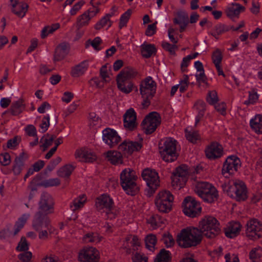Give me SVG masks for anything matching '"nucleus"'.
I'll use <instances>...</instances> for the list:
<instances>
[{"label":"nucleus","mask_w":262,"mask_h":262,"mask_svg":"<svg viewBox=\"0 0 262 262\" xmlns=\"http://www.w3.org/2000/svg\"><path fill=\"white\" fill-rule=\"evenodd\" d=\"M103 238L97 232H89L83 235L82 241L85 243L97 244Z\"/></svg>","instance_id":"obj_30"},{"label":"nucleus","mask_w":262,"mask_h":262,"mask_svg":"<svg viewBox=\"0 0 262 262\" xmlns=\"http://www.w3.org/2000/svg\"><path fill=\"white\" fill-rule=\"evenodd\" d=\"M189 83L188 76L187 75H184L183 79L180 81V83L178 84L179 90L181 93H184L187 90Z\"/></svg>","instance_id":"obj_50"},{"label":"nucleus","mask_w":262,"mask_h":262,"mask_svg":"<svg viewBox=\"0 0 262 262\" xmlns=\"http://www.w3.org/2000/svg\"><path fill=\"white\" fill-rule=\"evenodd\" d=\"M54 202L51 195L47 192H43L40 196L38 203V212L49 214L54 212Z\"/></svg>","instance_id":"obj_14"},{"label":"nucleus","mask_w":262,"mask_h":262,"mask_svg":"<svg viewBox=\"0 0 262 262\" xmlns=\"http://www.w3.org/2000/svg\"><path fill=\"white\" fill-rule=\"evenodd\" d=\"M91 18L88 12H84L80 15L77 20V27L78 29L88 25Z\"/></svg>","instance_id":"obj_43"},{"label":"nucleus","mask_w":262,"mask_h":262,"mask_svg":"<svg viewBox=\"0 0 262 262\" xmlns=\"http://www.w3.org/2000/svg\"><path fill=\"white\" fill-rule=\"evenodd\" d=\"M60 27V25L58 23L54 24L51 26H48L43 28L41 31V37L42 38H46L49 34L53 33L55 31L57 30Z\"/></svg>","instance_id":"obj_45"},{"label":"nucleus","mask_w":262,"mask_h":262,"mask_svg":"<svg viewBox=\"0 0 262 262\" xmlns=\"http://www.w3.org/2000/svg\"><path fill=\"white\" fill-rule=\"evenodd\" d=\"M199 230L201 235L207 238H214L221 231L220 224L214 217L205 216L199 223Z\"/></svg>","instance_id":"obj_5"},{"label":"nucleus","mask_w":262,"mask_h":262,"mask_svg":"<svg viewBox=\"0 0 262 262\" xmlns=\"http://www.w3.org/2000/svg\"><path fill=\"white\" fill-rule=\"evenodd\" d=\"M70 46L69 43L63 42L60 43L56 48L54 54V60L60 61L68 54Z\"/></svg>","instance_id":"obj_24"},{"label":"nucleus","mask_w":262,"mask_h":262,"mask_svg":"<svg viewBox=\"0 0 262 262\" xmlns=\"http://www.w3.org/2000/svg\"><path fill=\"white\" fill-rule=\"evenodd\" d=\"M170 255L169 251L163 249L157 255L154 262H170L171 257Z\"/></svg>","instance_id":"obj_41"},{"label":"nucleus","mask_w":262,"mask_h":262,"mask_svg":"<svg viewBox=\"0 0 262 262\" xmlns=\"http://www.w3.org/2000/svg\"><path fill=\"white\" fill-rule=\"evenodd\" d=\"M207 100L209 104H215L218 101L217 93L214 91L210 92L208 93Z\"/></svg>","instance_id":"obj_60"},{"label":"nucleus","mask_w":262,"mask_h":262,"mask_svg":"<svg viewBox=\"0 0 262 262\" xmlns=\"http://www.w3.org/2000/svg\"><path fill=\"white\" fill-rule=\"evenodd\" d=\"M186 137L187 139L191 143H195L196 141L199 139V135L196 132H187L186 130Z\"/></svg>","instance_id":"obj_55"},{"label":"nucleus","mask_w":262,"mask_h":262,"mask_svg":"<svg viewBox=\"0 0 262 262\" xmlns=\"http://www.w3.org/2000/svg\"><path fill=\"white\" fill-rule=\"evenodd\" d=\"M60 181L58 178L50 179L43 182L42 185L46 187L59 185Z\"/></svg>","instance_id":"obj_56"},{"label":"nucleus","mask_w":262,"mask_h":262,"mask_svg":"<svg viewBox=\"0 0 262 262\" xmlns=\"http://www.w3.org/2000/svg\"><path fill=\"white\" fill-rule=\"evenodd\" d=\"M141 52L143 57L148 58L152 55H155L157 52L156 48L154 45L143 43L141 46Z\"/></svg>","instance_id":"obj_35"},{"label":"nucleus","mask_w":262,"mask_h":262,"mask_svg":"<svg viewBox=\"0 0 262 262\" xmlns=\"http://www.w3.org/2000/svg\"><path fill=\"white\" fill-rule=\"evenodd\" d=\"M247 233L248 236L260 237L262 231V224L257 219H253L247 223Z\"/></svg>","instance_id":"obj_22"},{"label":"nucleus","mask_w":262,"mask_h":262,"mask_svg":"<svg viewBox=\"0 0 262 262\" xmlns=\"http://www.w3.org/2000/svg\"><path fill=\"white\" fill-rule=\"evenodd\" d=\"M241 226L238 222H230L225 229V233L227 237L233 238L239 234Z\"/></svg>","instance_id":"obj_26"},{"label":"nucleus","mask_w":262,"mask_h":262,"mask_svg":"<svg viewBox=\"0 0 262 262\" xmlns=\"http://www.w3.org/2000/svg\"><path fill=\"white\" fill-rule=\"evenodd\" d=\"M146 247L151 251L155 249V246L157 243L156 237L155 235L150 234L146 237L145 240Z\"/></svg>","instance_id":"obj_47"},{"label":"nucleus","mask_w":262,"mask_h":262,"mask_svg":"<svg viewBox=\"0 0 262 262\" xmlns=\"http://www.w3.org/2000/svg\"><path fill=\"white\" fill-rule=\"evenodd\" d=\"M252 129L257 134H262V115H257L250 120Z\"/></svg>","instance_id":"obj_37"},{"label":"nucleus","mask_w":262,"mask_h":262,"mask_svg":"<svg viewBox=\"0 0 262 262\" xmlns=\"http://www.w3.org/2000/svg\"><path fill=\"white\" fill-rule=\"evenodd\" d=\"M132 260L133 262H147L148 258L144 254L137 252L132 257Z\"/></svg>","instance_id":"obj_64"},{"label":"nucleus","mask_w":262,"mask_h":262,"mask_svg":"<svg viewBox=\"0 0 262 262\" xmlns=\"http://www.w3.org/2000/svg\"><path fill=\"white\" fill-rule=\"evenodd\" d=\"M97 211L106 220H113L119 214V210L115 206L113 199L107 194H103L97 198L95 204Z\"/></svg>","instance_id":"obj_1"},{"label":"nucleus","mask_w":262,"mask_h":262,"mask_svg":"<svg viewBox=\"0 0 262 262\" xmlns=\"http://www.w3.org/2000/svg\"><path fill=\"white\" fill-rule=\"evenodd\" d=\"M88 67L89 61L84 60L72 68L71 74L73 77H79L85 73Z\"/></svg>","instance_id":"obj_25"},{"label":"nucleus","mask_w":262,"mask_h":262,"mask_svg":"<svg viewBox=\"0 0 262 262\" xmlns=\"http://www.w3.org/2000/svg\"><path fill=\"white\" fill-rule=\"evenodd\" d=\"M32 256V253L29 251H26L18 255V258L22 262H30Z\"/></svg>","instance_id":"obj_63"},{"label":"nucleus","mask_w":262,"mask_h":262,"mask_svg":"<svg viewBox=\"0 0 262 262\" xmlns=\"http://www.w3.org/2000/svg\"><path fill=\"white\" fill-rule=\"evenodd\" d=\"M194 107L198 111V114L204 115L206 110V104L202 100H198L194 104Z\"/></svg>","instance_id":"obj_59"},{"label":"nucleus","mask_w":262,"mask_h":262,"mask_svg":"<svg viewBox=\"0 0 262 262\" xmlns=\"http://www.w3.org/2000/svg\"><path fill=\"white\" fill-rule=\"evenodd\" d=\"M118 89L125 94H129L134 89V84L130 80L116 78Z\"/></svg>","instance_id":"obj_28"},{"label":"nucleus","mask_w":262,"mask_h":262,"mask_svg":"<svg viewBox=\"0 0 262 262\" xmlns=\"http://www.w3.org/2000/svg\"><path fill=\"white\" fill-rule=\"evenodd\" d=\"M142 147L141 142L124 141L119 145V149L124 154L131 155L134 151H139Z\"/></svg>","instance_id":"obj_21"},{"label":"nucleus","mask_w":262,"mask_h":262,"mask_svg":"<svg viewBox=\"0 0 262 262\" xmlns=\"http://www.w3.org/2000/svg\"><path fill=\"white\" fill-rule=\"evenodd\" d=\"M156 82L150 76H148L141 81L139 90L143 98L142 105L144 107H147L150 105V101L156 94Z\"/></svg>","instance_id":"obj_6"},{"label":"nucleus","mask_w":262,"mask_h":262,"mask_svg":"<svg viewBox=\"0 0 262 262\" xmlns=\"http://www.w3.org/2000/svg\"><path fill=\"white\" fill-rule=\"evenodd\" d=\"M173 196L169 191L163 190L160 192L155 199L157 209L162 212H168L171 209Z\"/></svg>","instance_id":"obj_8"},{"label":"nucleus","mask_w":262,"mask_h":262,"mask_svg":"<svg viewBox=\"0 0 262 262\" xmlns=\"http://www.w3.org/2000/svg\"><path fill=\"white\" fill-rule=\"evenodd\" d=\"M162 241L167 248L171 247L174 244V241L171 235L169 234H164Z\"/></svg>","instance_id":"obj_54"},{"label":"nucleus","mask_w":262,"mask_h":262,"mask_svg":"<svg viewBox=\"0 0 262 262\" xmlns=\"http://www.w3.org/2000/svg\"><path fill=\"white\" fill-rule=\"evenodd\" d=\"M261 256L262 248L260 247L253 249L249 253V257L253 262L257 261Z\"/></svg>","instance_id":"obj_49"},{"label":"nucleus","mask_w":262,"mask_h":262,"mask_svg":"<svg viewBox=\"0 0 262 262\" xmlns=\"http://www.w3.org/2000/svg\"><path fill=\"white\" fill-rule=\"evenodd\" d=\"M124 126L129 130H134L137 126L136 114L132 108L128 110L123 116Z\"/></svg>","instance_id":"obj_20"},{"label":"nucleus","mask_w":262,"mask_h":262,"mask_svg":"<svg viewBox=\"0 0 262 262\" xmlns=\"http://www.w3.org/2000/svg\"><path fill=\"white\" fill-rule=\"evenodd\" d=\"M147 222L151 225L153 228L163 227L166 223V220L158 214L153 215Z\"/></svg>","instance_id":"obj_33"},{"label":"nucleus","mask_w":262,"mask_h":262,"mask_svg":"<svg viewBox=\"0 0 262 262\" xmlns=\"http://www.w3.org/2000/svg\"><path fill=\"white\" fill-rule=\"evenodd\" d=\"M171 177V184L174 188L183 187L186 184L188 176V167L182 165L177 167L173 172Z\"/></svg>","instance_id":"obj_10"},{"label":"nucleus","mask_w":262,"mask_h":262,"mask_svg":"<svg viewBox=\"0 0 262 262\" xmlns=\"http://www.w3.org/2000/svg\"><path fill=\"white\" fill-rule=\"evenodd\" d=\"M99 252L93 247H85L79 253V262H99Z\"/></svg>","instance_id":"obj_15"},{"label":"nucleus","mask_w":262,"mask_h":262,"mask_svg":"<svg viewBox=\"0 0 262 262\" xmlns=\"http://www.w3.org/2000/svg\"><path fill=\"white\" fill-rule=\"evenodd\" d=\"M137 75V72L132 68L127 67L121 70L117 75V78L122 79L125 80H130L131 78L135 77Z\"/></svg>","instance_id":"obj_36"},{"label":"nucleus","mask_w":262,"mask_h":262,"mask_svg":"<svg viewBox=\"0 0 262 262\" xmlns=\"http://www.w3.org/2000/svg\"><path fill=\"white\" fill-rule=\"evenodd\" d=\"M214 187L211 184L206 182H199L196 183L194 191L195 193L200 197L207 190Z\"/></svg>","instance_id":"obj_34"},{"label":"nucleus","mask_w":262,"mask_h":262,"mask_svg":"<svg viewBox=\"0 0 262 262\" xmlns=\"http://www.w3.org/2000/svg\"><path fill=\"white\" fill-rule=\"evenodd\" d=\"M103 140L110 146L113 147L120 141L121 138L117 133L114 129L106 128L102 132Z\"/></svg>","instance_id":"obj_18"},{"label":"nucleus","mask_w":262,"mask_h":262,"mask_svg":"<svg viewBox=\"0 0 262 262\" xmlns=\"http://www.w3.org/2000/svg\"><path fill=\"white\" fill-rule=\"evenodd\" d=\"M245 7L238 3H233L227 7L225 13L227 17L232 20L234 18H238L239 14L245 11Z\"/></svg>","instance_id":"obj_23"},{"label":"nucleus","mask_w":262,"mask_h":262,"mask_svg":"<svg viewBox=\"0 0 262 262\" xmlns=\"http://www.w3.org/2000/svg\"><path fill=\"white\" fill-rule=\"evenodd\" d=\"M177 143L176 140L172 138H166L162 146H160V152L163 160L166 162L175 161L179 154L177 152Z\"/></svg>","instance_id":"obj_7"},{"label":"nucleus","mask_w":262,"mask_h":262,"mask_svg":"<svg viewBox=\"0 0 262 262\" xmlns=\"http://www.w3.org/2000/svg\"><path fill=\"white\" fill-rule=\"evenodd\" d=\"M161 123L160 115L156 112L150 113L143 120L141 125L146 134L154 132Z\"/></svg>","instance_id":"obj_11"},{"label":"nucleus","mask_w":262,"mask_h":262,"mask_svg":"<svg viewBox=\"0 0 262 262\" xmlns=\"http://www.w3.org/2000/svg\"><path fill=\"white\" fill-rule=\"evenodd\" d=\"M11 162L10 156L8 153L5 152L0 155V163L4 166L9 165Z\"/></svg>","instance_id":"obj_62"},{"label":"nucleus","mask_w":262,"mask_h":262,"mask_svg":"<svg viewBox=\"0 0 262 262\" xmlns=\"http://www.w3.org/2000/svg\"><path fill=\"white\" fill-rule=\"evenodd\" d=\"M258 99V95L257 93L252 91L249 92V99L248 100L245 102V104H254L255 103Z\"/></svg>","instance_id":"obj_58"},{"label":"nucleus","mask_w":262,"mask_h":262,"mask_svg":"<svg viewBox=\"0 0 262 262\" xmlns=\"http://www.w3.org/2000/svg\"><path fill=\"white\" fill-rule=\"evenodd\" d=\"M230 30V27L224 24H219L214 27V31L217 35H220Z\"/></svg>","instance_id":"obj_57"},{"label":"nucleus","mask_w":262,"mask_h":262,"mask_svg":"<svg viewBox=\"0 0 262 262\" xmlns=\"http://www.w3.org/2000/svg\"><path fill=\"white\" fill-rule=\"evenodd\" d=\"M120 177L121 185L127 194L134 195L138 192L139 188L136 183L137 176L134 170L126 168L121 172Z\"/></svg>","instance_id":"obj_4"},{"label":"nucleus","mask_w":262,"mask_h":262,"mask_svg":"<svg viewBox=\"0 0 262 262\" xmlns=\"http://www.w3.org/2000/svg\"><path fill=\"white\" fill-rule=\"evenodd\" d=\"M86 199L84 195H81L74 199L70 205L71 210L75 211L82 208L86 202Z\"/></svg>","instance_id":"obj_38"},{"label":"nucleus","mask_w":262,"mask_h":262,"mask_svg":"<svg viewBox=\"0 0 262 262\" xmlns=\"http://www.w3.org/2000/svg\"><path fill=\"white\" fill-rule=\"evenodd\" d=\"M48 214L37 212L34 215L32 222V227L36 231H40L45 227L50 226V221Z\"/></svg>","instance_id":"obj_17"},{"label":"nucleus","mask_w":262,"mask_h":262,"mask_svg":"<svg viewBox=\"0 0 262 262\" xmlns=\"http://www.w3.org/2000/svg\"><path fill=\"white\" fill-rule=\"evenodd\" d=\"M114 15L113 12L106 14L102 17L95 26V29L97 30H99L104 27L107 25L108 28L110 27L112 25L110 18Z\"/></svg>","instance_id":"obj_39"},{"label":"nucleus","mask_w":262,"mask_h":262,"mask_svg":"<svg viewBox=\"0 0 262 262\" xmlns=\"http://www.w3.org/2000/svg\"><path fill=\"white\" fill-rule=\"evenodd\" d=\"M183 212L188 216L194 217L200 214L201 211L200 204L192 196L185 198L183 202Z\"/></svg>","instance_id":"obj_12"},{"label":"nucleus","mask_w":262,"mask_h":262,"mask_svg":"<svg viewBox=\"0 0 262 262\" xmlns=\"http://www.w3.org/2000/svg\"><path fill=\"white\" fill-rule=\"evenodd\" d=\"M74 167L71 165H66L61 167L57 172L59 177L68 178L74 170Z\"/></svg>","instance_id":"obj_44"},{"label":"nucleus","mask_w":262,"mask_h":262,"mask_svg":"<svg viewBox=\"0 0 262 262\" xmlns=\"http://www.w3.org/2000/svg\"><path fill=\"white\" fill-rule=\"evenodd\" d=\"M224 192L236 201H244L248 198L247 187L245 183L239 180L230 181L222 185Z\"/></svg>","instance_id":"obj_3"},{"label":"nucleus","mask_w":262,"mask_h":262,"mask_svg":"<svg viewBox=\"0 0 262 262\" xmlns=\"http://www.w3.org/2000/svg\"><path fill=\"white\" fill-rule=\"evenodd\" d=\"M218 196V192L215 187H213L209 191L205 192L200 198L205 202L211 203L216 201Z\"/></svg>","instance_id":"obj_31"},{"label":"nucleus","mask_w":262,"mask_h":262,"mask_svg":"<svg viewBox=\"0 0 262 262\" xmlns=\"http://www.w3.org/2000/svg\"><path fill=\"white\" fill-rule=\"evenodd\" d=\"M75 157L78 161L83 162H93L97 159L96 155L94 152L85 148L76 150Z\"/></svg>","instance_id":"obj_19"},{"label":"nucleus","mask_w":262,"mask_h":262,"mask_svg":"<svg viewBox=\"0 0 262 262\" xmlns=\"http://www.w3.org/2000/svg\"><path fill=\"white\" fill-rule=\"evenodd\" d=\"M29 249V244L28 243L26 237H21L19 242L16 250L18 251H27Z\"/></svg>","instance_id":"obj_53"},{"label":"nucleus","mask_w":262,"mask_h":262,"mask_svg":"<svg viewBox=\"0 0 262 262\" xmlns=\"http://www.w3.org/2000/svg\"><path fill=\"white\" fill-rule=\"evenodd\" d=\"M131 14L132 10L130 9H128L121 15L119 23V28L120 29L126 25L130 17Z\"/></svg>","instance_id":"obj_51"},{"label":"nucleus","mask_w":262,"mask_h":262,"mask_svg":"<svg viewBox=\"0 0 262 262\" xmlns=\"http://www.w3.org/2000/svg\"><path fill=\"white\" fill-rule=\"evenodd\" d=\"M206 157L210 160H215L223 155V148L217 142H212L207 146L205 150Z\"/></svg>","instance_id":"obj_16"},{"label":"nucleus","mask_w":262,"mask_h":262,"mask_svg":"<svg viewBox=\"0 0 262 262\" xmlns=\"http://www.w3.org/2000/svg\"><path fill=\"white\" fill-rule=\"evenodd\" d=\"M25 108V104L23 99H19L18 100L13 102L9 111L13 116H17L21 114Z\"/></svg>","instance_id":"obj_29"},{"label":"nucleus","mask_w":262,"mask_h":262,"mask_svg":"<svg viewBox=\"0 0 262 262\" xmlns=\"http://www.w3.org/2000/svg\"><path fill=\"white\" fill-rule=\"evenodd\" d=\"M241 166V161L235 156H229L224 163L222 173L226 178L236 172Z\"/></svg>","instance_id":"obj_13"},{"label":"nucleus","mask_w":262,"mask_h":262,"mask_svg":"<svg viewBox=\"0 0 262 262\" xmlns=\"http://www.w3.org/2000/svg\"><path fill=\"white\" fill-rule=\"evenodd\" d=\"M202 235L199 229L196 227H189L181 230L178 235L177 242L182 248H189L199 244Z\"/></svg>","instance_id":"obj_2"},{"label":"nucleus","mask_w":262,"mask_h":262,"mask_svg":"<svg viewBox=\"0 0 262 262\" xmlns=\"http://www.w3.org/2000/svg\"><path fill=\"white\" fill-rule=\"evenodd\" d=\"M106 158L112 164L116 165L122 163V156L117 151H108L106 153Z\"/></svg>","instance_id":"obj_32"},{"label":"nucleus","mask_w":262,"mask_h":262,"mask_svg":"<svg viewBox=\"0 0 262 262\" xmlns=\"http://www.w3.org/2000/svg\"><path fill=\"white\" fill-rule=\"evenodd\" d=\"M55 138V136H50L48 134L44 135L41 138L40 142L42 143L41 146L43 147V150H46L48 147L52 144V143Z\"/></svg>","instance_id":"obj_46"},{"label":"nucleus","mask_w":262,"mask_h":262,"mask_svg":"<svg viewBox=\"0 0 262 262\" xmlns=\"http://www.w3.org/2000/svg\"><path fill=\"white\" fill-rule=\"evenodd\" d=\"M142 177L148 187V192L154 193L160 185L158 173L155 170L146 168L143 170Z\"/></svg>","instance_id":"obj_9"},{"label":"nucleus","mask_w":262,"mask_h":262,"mask_svg":"<svg viewBox=\"0 0 262 262\" xmlns=\"http://www.w3.org/2000/svg\"><path fill=\"white\" fill-rule=\"evenodd\" d=\"M12 11L17 16L20 17H23L27 12L28 5L24 3H18L15 1L12 4Z\"/></svg>","instance_id":"obj_27"},{"label":"nucleus","mask_w":262,"mask_h":262,"mask_svg":"<svg viewBox=\"0 0 262 262\" xmlns=\"http://www.w3.org/2000/svg\"><path fill=\"white\" fill-rule=\"evenodd\" d=\"M175 24H179L183 23H189L188 14L184 11L180 10L177 12V17L173 19Z\"/></svg>","instance_id":"obj_42"},{"label":"nucleus","mask_w":262,"mask_h":262,"mask_svg":"<svg viewBox=\"0 0 262 262\" xmlns=\"http://www.w3.org/2000/svg\"><path fill=\"white\" fill-rule=\"evenodd\" d=\"M38 237L40 239L46 241L48 239L49 236L53 232L52 226L45 227L43 229L39 231Z\"/></svg>","instance_id":"obj_48"},{"label":"nucleus","mask_w":262,"mask_h":262,"mask_svg":"<svg viewBox=\"0 0 262 262\" xmlns=\"http://www.w3.org/2000/svg\"><path fill=\"white\" fill-rule=\"evenodd\" d=\"M223 55L221 50L219 49H216L212 53V60L214 64H220L222 60Z\"/></svg>","instance_id":"obj_52"},{"label":"nucleus","mask_w":262,"mask_h":262,"mask_svg":"<svg viewBox=\"0 0 262 262\" xmlns=\"http://www.w3.org/2000/svg\"><path fill=\"white\" fill-rule=\"evenodd\" d=\"M29 217V214H24L18 219V221L15 224L14 235H16L20 229L23 228Z\"/></svg>","instance_id":"obj_40"},{"label":"nucleus","mask_w":262,"mask_h":262,"mask_svg":"<svg viewBox=\"0 0 262 262\" xmlns=\"http://www.w3.org/2000/svg\"><path fill=\"white\" fill-rule=\"evenodd\" d=\"M195 77L197 82L199 83H206L207 78L205 74L204 70L198 72V73L195 74Z\"/></svg>","instance_id":"obj_61"}]
</instances>
